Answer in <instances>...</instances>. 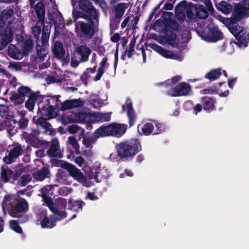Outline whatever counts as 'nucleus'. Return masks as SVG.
Instances as JSON below:
<instances>
[{"label":"nucleus","instance_id":"6e6d98bb","mask_svg":"<svg viewBox=\"0 0 249 249\" xmlns=\"http://www.w3.org/2000/svg\"><path fill=\"white\" fill-rule=\"evenodd\" d=\"M28 123L29 119L23 116L18 121L19 128L21 129H25L28 126Z\"/></svg>","mask_w":249,"mask_h":249},{"label":"nucleus","instance_id":"20e7f679","mask_svg":"<svg viewBox=\"0 0 249 249\" xmlns=\"http://www.w3.org/2000/svg\"><path fill=\"white\" fill-rule=\"evenodd\" d=\"M29 210V204L25 199H18L15 205L10 208L9 214L13 217L18 219L20 223L28 221L29 218L26 213Z\"/></svg>","mask_w":249,"mask_h":249},{"label":"nucleus","instance_id":"4d7b16f0","mask_svg":"<svg viewBox=\"0 0 249 249\" xmlns=\"http://www.w3.org/2000/svg\"><path fill=\"white\" fill-rule=\"evenodd\" d=\"M90 73L89 71H88L87 69H86L83 74L80 76V80L83 84H88V81L90 77Z\"/></svg>","mask_w":249,"mask_h":249},{"label":"nucleus","instance_id":"9d476101","mask_svg":"<svg viewBox=\"0 0 249 249\" xmlns=\"http://www.w3.org/2000/svg\"><path fill=\"white\" fill-rule=\"evenodd\" d=\"M8 154L3 158L5 163L10 164L17 161L20 156L22 155L23 149L19 144L12 145L8 147Z\"/></svg>","mask_w":249,"mask_h":249},{"label":"nucleus","instance_id":"5701e85b","mask_svg":"<svg viewBox=\"0 0 249 249\" xmlns=\"http://www.w3.org/2000/svg\"><path fill=\"white\" fill-rule=\"evenodd\" d=\"M93 136L95 140H97L99 138L111 136L110 124L101 126L95 131Z\"/></svg>","mask_w":249,"mask_h":249},{"label":"nucleus","instance_id":"bf43d9fd","mask_svg":"<svg viewBox=\"0 0 249 249\" xmlns=\"http://www.w3.org/2000/svg\"><path fill=\"white\" fill-rule=\"evenodd\" d=\"M31 180V178L29 175H23L20 178V184L22 186H25L30 182Z\"/></svg>","mask_w":249,"mask_h":249},{"label":"nucleus","instance_id":"39448f33","mask_svg":"<svg viewBox=\"0 0 249 249\" xmlns=\"http://www.w3.org/2000/svg\"><path fill=\"white\" fill-rule=\"evenodd\" d=\"M42 36L36 40V51L37 55L40 58H43L48 53V41L50 37L51 25H42Z\"/></svg>","mask_w":249,"mask_h":249},{"label":"nucleus","instance_id":"4c0bfd02","mask_svg":"<svg viewBox=\"0 0 249 249\" xmlns=\"http://www.w3.org/2000/svg\"><path fill=\"white\" fill-rule=\"evenodd\" d=\"M0 115L2 118H5L9 120H10L11 119H13L12 113L9 111V107L6 105H0ZM13 121L15 122L14 119H13Z\"/></svg>","mask_w":249,"mask_h":249},{"label":"nucleus","instance_id":"864d4df0","mask_svg":"<svg viewBox=\"0 0 249 249\" xmlns=\"http://www.w3.org/2000/svg\"><path fill=\"white\" fill-rule=\"evenodd\" d=\"M181 76L177 75L175 76H174L173 78H172L170 79H168L166 80L164 83L166 85V87L168 86H173L175 84H176L178 82L180 81L181 80Z\"/></svg>","mask_w":249,"mask_h":249},{"label":"nucleus","instance_id":"69168bd1","mask_svg":"<svg viewBox=\"0 0 249 249\" xmlns=\"http://www.w3.org/2000/svg\"><path fill=\"white\" fill-rule=\"evenodd\" d=\"M161 55L166 58H173L174 57L173 53L171 51L165 49H163Z\"/></svg>","mask_w":249,"mask_h":249},{"label":"nucleus","instance_id":"e2e57ef3","mask_svg":"<svg viewBox=\"0 0 249 249\" xmlns=\"http://www.w3.org/2000/svg\"><path fill=\"white\" fill-rule=\"evenodd\" d=\"M150 47L153 49L154 51L159 53L160 55L161 54L163 49H164L162 47L156 44L153 43L150 45Z\"/></svg>","mask_w":249,"mask_h":249},{"label":"nucleus","instance_id":"9b49d317","mask_svg":"<svg viewBox=\"0 0 249 249\" xmlns=\"http://www.w3.org/2000/svg\"><path fill=\"white\" fill-rule=\"evenodd\" d=\"M231 30L232 31L231 34L238 41V45L247 47L249 42V33L243 27L240 26L235 29L231 28Z\"/></svg>","mask_w":249,"mask_h":249},{"label":"nucleus","instance_id":"0eeeda50","mask_svg":"<svg viewBox=\"0 0 249 249\" xmlns=\"http://www.w3.org/2000/svg\"><path fill=\"white\" fill-rule=\"evenodd\" d=\"M197 32L204 40L210 42H215L223 38V33L218 29L217 26L209 25L202 31Z\"/></svg>","mask_w":249,"mask_h":249},{"label":"nucleus","instance_id":"c85d7f7f","mask_svg":"<svg viewBox=\"0 0 249 249\" xmlns=\"http://www.w3.org/2000/svg\"><path fill=\"white\" fill-rule=\"evenodd\" d=\"M49 19L53 22L54 25H56L58 22H61L64 21V18L62 14L58 10H56L52 13L48 14Z\"/></svg>","mask_w":249,"mask_h":249},{"label":"nucleus","instance_id":"f704fd0d","mask_svg":"<svg viewBox=\"0 0 249 249\" xmlns=\"http://www.w3.org/2000/svg\"><path fill=\"white\" fill-rule=\"evenodd\" d=\"M216 7L218 10L226 15L231 13L232 10V6L231 4H230L229 2L224 0L219 2Z\"/></svg>","mask_w":249,"mask_h":249},{"label":"nucleus","instance_id":"c03bdc74","mask_svg":"<svg viewBox=\"0 0 249 249\" xmlns=\"http://www.w3.org/2000/svg\"><path fill=\"white\" fill-rule=\"evenodd\" d=\"M9 99L16 106H20L24 102V99H23L22 97L16 91L12 93Z\"/></svg>","mask_w":249,"mask_h":249},{"label":"nucleus","instance_id":"7c9ffc66","mask_svg":"<svg viewBox=\"0 0 249 249\" xmlns=\"http://www.w3.org/2000/svg\"><path fill=\"white\" fill-rule=\"evenodd\" d=\"M85 204V203L82 200L72 201L70 200L68 202L69 209L76 212L82 211V207Z\"/></svg>","mask_w":249,"mask_h":249},{"label":"nucleus","instance_id":"8fccbe9b","mask_svg":"<svg viewBox=\"0 0 249 249\" xmlns=\"http://www.w3.org/2000/svg\"><path fill=\"white\" fill-rule=\"evenodd\" d=\"M68 131L71 134H75L79 130L80 131V135L84 136V129H81V127L78 126L76 124H72L71 125L68 126Z\"/></svg>","mask_w":249,"mask_h":249},{"label":"nucleus","instance_id":"bb28decb","mask_svg":"<svg viewBox=\"0 0 249 249\" xmlns=\"http://www.w3.org/2000/svg\"><path fill=\"white\" fill-rule=\"evenodd\" d=\"M0 16L6 23L10 25L13 23L12 19L14 18V12L12 9H6L1 12Z\"/></svg>","mask_w":249,"mask_h":249},{"label":"nucleus","instance_id":"6e6552de","mask_svg":"<svg viewBox=\"0 0 249 249\" xmlns=\"http://www.w3.org/2000/svg\"><path fill=\"white\" fill-rule=\"evenodd\" d=\"M91 50L86 45H81L77 47L71 57V66L76 68L79 63L87 62Z\"/></svg>","mask_w":249,"mask_h":249},{"label":"nucleus","instance_id":"37998d69","mask_svg":"<svg viewBox=\"0 0 249 249\" xmlns=\"http://www.w3.org/2000/svg\"><path fill=\"white\" fill-rule=\"evenodd\" d=\"M125 8L124 3L118 4L115 8V18L120 19L124 14Z\"/></svg>","mask_w":249,"mask_h":249},{"label":"nucleus","instance_id":"72a5a7b5","mask_svg":"<svg viewBox=\"0 0 249 249\" xmlns=\"http://www.w3.org/2000/svg\"><path fill=\"white\" fill-rule=\"evenodd\" d=\"M95 122H108L111 119V113H95L93 115Z\"/></svg>","mask_w":249,"mask_h":249},{"label":"nucleus","instance_id":"774afa93","mask_svg":"<svg viewBox=\"0 0 249 249\" xmlns=\"http://www.w3.org/2000/svg\"><path fill=\"white\" fill-rule=\"evenodd\" d=\"M75 162L79 166L82 167L85 162V159L81 156H78L75 159Z\"/></svg>","mask_w":249,"mask_h":249},{"label":"nucleus","instance_id":"a19ab883","mask_svg":"<svg viewBox=\"0 0 249 249\" xmlns=\"http://www.w3.org/2000/svg\"><path fill=\"white\" fill-rule=\"evenodd\" d=\"M59 97H60V96L58 95V97L51 96L50 98H47L46 100L47 104L46 105L53 106V107L56 108V109H59L61 101L58 98Z\"/></svg>","mask_w":249,"mask_h":249},{"label":"nucleus","instance_id":"473e14b6","mask_svg":"<svg viewBox=\"0 0 249 249\" xmlns=\"http://www.w3.org/2000/svg\"><path fill=\"white\" fill-rule=\"evenodd\" d=\"M13 171L7 168L1 167L0 179L3 182H8L10 178H12Z\"/></svg>","mask_w":249,"mask_h":249},{"label":"nucleus","instance_id":"c756f323","mask_svg":"<svg viewBox=\"0 0 249 249\" xmlns=\"http://www.w3.org/2000/svg\"><path fill=\"white\" fill-rule=\"evenodd\" d=\"M176 34L173 31L169 29L165 30L164 39L169 45L174 46L176 43Z\"/></svg>","mask_w":249,"mask_h":249},{"label":"nucleus","instance_id":"e433bc0d","mask_svg":"<svg viewBox=\"0 0 249 249\" xmlns=\"http://www.w3.org/2000/svg\"><path fill=\"white\" fill-rule=\"evenodd\" d=\"M50 171L48 168L42 167L40 170L36 171L34 173V176L37 180L42 181L47 177Z\"/></svg>","mask_w":249,"mask_h":249},{"label":"nucleus","instance_id":"2eb2a0df","mask_svg":"<svg viewBox=\"0 0 249 249\" xmlns=\"http://www.w3.org/2000/svg\"><path fill=\"white\" fill-rule=\"evenodd\" d=\"M44 148L49 147L47 150V154L50 157L57 158L61 154L60 145L58 140L54 138L50 142H45L44 143Z\"/></svg>","mask_w":249,"mask_h":249},{"label":"nucleus","instance_id":"6ab92c4d","mask_svg":"<svg viewBox=\"0 0 249 249\" xmlns=\"http://www.w3.org/2000/svg\"><path fill=\"white\" fill-rule=\"evenodd\" d=\"M51 50L54 57L58 59L62 58L66 53L63 43L59 41L52 42Z\"/></svg>","mask_w":249,"mask_h":249},{"label":"nucleus","instance_id":"052dcab7","mask_svg":"<svg viewBox=\"0 0 249 249\" xmlns=\"http://www.w3.org/2000/svg\"><path fill=\"white\" fill-rule=\"evenodd\" d=\"M71 193L70 189L66 186L60 187L58 190V193L60 195L66 196Z\"/></svg>","mask_w":249,"mask_h":249},{"label":"nucleus","instance_id":"1a4fd4ad","mask_svg":"<svg viewBox=\"0 0 249 249\" xmlns=\"http://www.w3.org/2000/svg\"><path fill=\"white\" fill-rule=\"evenodd\" d=\"M61 167L67 170L69 175L73 178L74 180L80 182L83 185L85 186L87 184V179L83 173L80 169L77 168L73 164L66 161L63 162L61 164Z\"/></svg>","mask_w":249,"mask_h":249},{"label":"nucleus","instance_id":"49530a36","mask_svg":"<svg viewBox=\"0 0 249 249\" xmlns=\"http://www.w3.org/2000/svg\"><path fill=\"white\" fill-rule=\"evenodd\" d=\"M7 54L11 58L18 59V53L16 46L13 44H10L8 47Z\"/></svg>","mask_w":249,"mask_h":249},{"label":"nucleus","instance_id":"f257e3e1","mask_svg":"<svg viewBox=\"0 0 249 249\" xmlns=\"http://www.w3.org/2000/svg\"><path fill=\"white\" fill-rule=\"evenodd\" d=\"M41 197L43 204L48 207L53 213L48 217L46 212L43 211L37 213V221L40 222L42 228L52 229L56 226V222L60 221L67 217V213L65 211H60L54 206L53 200L48 194H39Z\"/></svg>","mask_w":249,"mask_h":249},{"label":"nucleus","instance_id":"4be33fe9","mask_svg":"<svg viewBox=\"0 0 249 249\" xmlns=\"http://www.w3.org/2000/svg\"><path fill=\"white\" fill-rule=\"evenodd\" d=\"M111 136L120 137L123 135L126 132L127 125L121 124H110Z\"/></svg>","mask_w":249,"mask_h":249},{"label":"nucleus","instance_id":"ddd939ff","mask_svg":"<svg viewBox=\"0 0 249 249\" xmlns=\"http://www.w3.org/2000/svg\"><path fill=\"white\" fill-rule=\"evenodd\" d=\"M79 9L92 18V19L97 18L99 14L92 3L89 0H78Z\"/></svg>","mask_w":249,"mask_h":249},{"label":"nucleus","instance_id":"423d86ee","mask_svg":"<svg viewBox=\"0 0 249 249\" xmlns=\"http://www.w3.org/2000/svg\"><path fill=\"white\" fill-rule=\"evenodd\" d=\"M138 131L139 128L142 130V134L145 136L152 135H157L162 133L166 131L167 127L165 124L156 120H152L151 122L144 124L143 125H138Z\"/></svg>","mask_w":249,"mask_h":249},{"label":"nucleus","instance_id":"13d9d810","mask_svg":"<svg viewBox=\"0 0 249 249\" xmlns=\"http://www.w3.org/2000/svg\"><path fill=\"white\" fill-rule=\"evenodd\" d=\"M32 32L36 40L39 38V35L41 32V28L39 26L35 25L32 28Z\"/></svg>","mask_w":249,"mask_h":249},{"label":"nucleus","instance_id":"0e129e2a","mask_svg":"<svg viewBox=\"0 0 249 249\" xmlns=\"http://www.w3.org/2000/svg\"><path fill=\"white\" fill-rule=\"evenodd\" d=\"M104 73V69H100V68H98V70H97V73L96 74V75L95 76V77H94V81H99L101 79L102 76H103V74Z\"/></svg>","mask_w":249,"mask_h":249},{"label":"nucleus","instance_id":"79ce46f5","mask_svg":"<svg viewBox=\"0 0 249 249\" xmlns=\"http://www.w3.org/2000/svg\"><path fill=\"white\" fill-rule=\"evenodd\" d=\"M73 7V8L72 10V18L73 19V21L75 23H76L77 22V20L79 18H84L85 20L90 19V18L87 14H86L85 13L83 12L82 11H76L74 9V6Z\"/></svg>","mask_w":249,"mask_h":249},{"label":"nucleus","instance_id":"dca6fc26","mask_svg":"<svg viewBox=\"0 0 249 249\" xmlns=\"http://www.w3.org/2000/svg\"><path fill=\"white\" fill-rule=\"evenodd\" d=\"M126 109L129 127H131L135 124L136 115L133 108L132 102L129 97L127 98L125 104L122 107L121 113H123Z\"/></svg>","mask_w":249,"mask_h":249},{"label":"nucleus","instance_id":"3c124183","mask_svg":"<svg viewBox=\"0 0 249 249\" xmlns=\"http://www.w3.org/2000/svg\"><path fill=\"white\" fill-rule=\"evenodd\" d=\"M136 43V40L135 39H133L131 40L129 44V49L128 50H125L124 51V53H127V57L129 58H131L133 54V52H134V47Z\"/></svg>","mask_w":249,"mask_h":249},{"label":"nucleus","instance_id":"f03ea898","mask_svg":"<svg viewBox=\"0 0 249 249\" xmlns=\"http://www.w3.org/2000/svg\"><path fill=\"white\" fill-rule=\"evenodd\" d=\"M116 153H111L110 160L120 162L132 160L142 150L141 142L138 138H132L122 142L115 146Z\"/></svg>","mask_w":249,"mask_h":249},{"label":"nucleus","instance_id":"58836bf2","mask_svg":"<svg viewBox=\"0 0 249 249\" xmlns=\"http://www.w3.org/2000/svg\"><path fill=\"white\" fill-rule=\"evenodd\" d=\"M67 144L71 145L73 149L74 153L76 154H80V146L77 140L73 136H71L68 138Z\"/></svg>","mask_w":249,"mask_h":249},{"label":"nucleus","instance_id":"b1692460","mask_svg":"<svg viewBox=\"0 0 249 249\" xmlns=\"http://www.w3.org/2000/svg\"><path fill=\"white\" fill-rule=\"evenodd\" d=\"M39 92L32 93L29 96L28 99L25 102V107L29 110L32 111L37 100H42L43 96L38 95Z\"/></svg>","mask_w":249,"mask_h":249},{"label":"nucleus","instance_id":"a211bd4d","mask_svg":"<svg viewBox=\"0 0 249 249\" xmlns=\"http://www.w3.org/2000/svg\"><path fill=\"white\" fill-rule=\"evenodd\" d=\"M83 105V102L79 99L67 100L62 103L61 102L59 109L62 111L72 109Z\"/></svg>","mask_w":249,"mask_h":249},{"label":"nucleus","instance_id":"412c9836","mask_svg":"<svg viewBox=\"0 0 249 249\" xmlns=\"http://www.w3.org/2000/svg\"><path fill=\"white\" fill-rule=\"evenodd\" d=\"M56 108L50 106H38L37 114H41L44 117L49 119L53 118L55 116V110Z\"/></svg>","mask_w":249,"mask_h":249},{"label":"nucleus","instance_id":"a18cd8bd","mask_svg":"<svg viewBox=\"0 0 249 249\" xmlns=\"http://www.w3.org/2000/svg\"><path fill=\"white\" fill-rule=\"evenodd\" d=\"M18 93L25 100V97H29L32 93L34 92L29 87L22 86L18 88Z\"/></svg>","mask_w":249,"mask_h":249},{"label":"nucleus","instance_id":"a878e982","mask_svg":"<svg viewBox=\"0 0 249 249\" xmlns=\"http://www.w3.org/2000/svg\"><path fill=\"white\" fill-rule=\"evenodd\" d=\"M201 101L203 105V109L206 111L210 112L214 109L215 107L214 104L216 102L214 99L208 96H205L202 98Z\"/></svg>","mask_w":249,"mask_h":249},{"label":"nucleus","instance_id":"4468645a","mask_svg":"<svg viewBox=\"0 0 249 249\" xmlns=\"http://www.w3.org/2000/svg\"><path fill=\"white\" fill-rule=\"evenodd\" d=\"M48 118L44 117L41 114H37V117L34 116L33 119V122L36 124L38 128L45 129L46 131L49 132L50 134L53 135L56 131L52 127L50 123L47 122Z\"/></svg>","mask_w":249,"mask_h":249},{"label":"nucleus","instance_id":"c9c22d12","mask_svg":"<svg viewBox=\"0 0 249 249\" xmlns=\"http://www.w3.org/2000/svg\"><path fill=\"white\" fill-rule=\"evenodd\" d=\"M26 141L30 143L33 146L38 147L41 143L40 141L33 133H24Z\"/></svg>","mask_w":249,"mask_h":249},{"label":"nucleus","instance_id":"cd10ccee","mask_svg":"<svg viewBox=\"0 0 249 249\" xmlns=\"http://www.w3.org/2000/svg\"><path fill=\"white\" fill-rule=\"evenodd\" d=\"M196 16L200 19H204L208 17L209 14L206 7L203 5L196 4L195 6Z\"/></svg>","mask_w":249,"mask_h":249},{"label":"nucleus","instance_id":"680f3d73","mask_svg":"<svg viewBox=\"0 0 249 249\" xmlns=\"http://www.w3.org/2000/svg\"><path fill=\"white\" fill-rule=\"evenodd\" d=\"M95 142V140H92L90 138H86L85 137H83L82 142L83 144L87 148H92V144Z\"/></svg>","mask_w":249,"mask_h":249},{"label":"nucleus","instance_id":"09e8293b","mask_svg":"<svg viewBox=\"0 0 249 249\" xmlns=\"http://www.w3.org/2000/svg\"><path fill=\"white\" fill-rule=\"evenodd\" d=\"M34 47V42L32 40L28 39L24 42L23 47V53L24 54L27 55L31 51Z\"/></svg>","mask_w":249,"mask_h":249},{"label":"nucleus","instance_id":"7ed1b4c3","mask_svg":"<svg viewBox=\"0 0 249 249\" xmlns=\"http://www.w3.org/2000/svg\"><path fill=\"white\" fill-rule=\"evenodd\" d=\"M88 23L82 21H78L75 25V28L79 30L81 33V36L87 39L91 38L98 31L99 18L86 20Z\"/></svg>","mask_w":249,"mask_h":249},{"label":"nucleus","instance_id":"603ef678","mask_svg":"<svg viewBox=\"0 0 249 249\" xmlns=\"http://www.w3.org/2000/svg\"><path fill=\"white\" fill-rule=\"evenodd\" d=\"M120 23V19L117 18H114L110 20L109 28H110V34H112L114 31L117 29L119 27Z\"/></svg>","mask_w":249,"mask_h":249},{"label":"nucleus","instance_id":"f3484780","mask_svg":"<svg viewBox=\"0 0 249 249\" xmlns=\"http://www.w3.org/2000/svg\"><path fill=\"white\" fill-rule=\"evenodd\" d=\"M13 39V32L9 27L0 30V50L4 49Z\"/></svg>","mask_w":249,"mask_h":249},{"label":"nucleus","instance_id":"393cba45","mask_svg":"<svg viewBox=\"0 0 249 249\" xmlns=\"http://www.w3.org/2000/svg\"><path fill=\"white\" fill-rule=\"evenodd\" d=\"M35 10L38 19L37 23L40 22L41 25L44 24L45 14L44 4L42 1L38 2L35 5Z\"/></svg>","mask_w":249,"mask_h":249},{"label":"nucleus","instance_id":"338daca9","mask_svg":"<svg viewBox=\"0 0 249 249\" xmlns=\"http://www.w3.org/2000/svg\"><path fill=\"white\" fill-rule=\"evenodd\" d=\"M46 148L44 147V149H39L36 151V157L39 158H43L47 154V151L45 152V149Z\"/></svg>","mask_w":249,"mask_h":249},{"label":"nucleus","instance_id":"5fc2aeb1","mask_svg":"<svg viewBox=\"0 0 249 249\" xmlns=\"http://www.w3.org/2000/svg\"><path fill=\"white\" fill-rule=\"evenodd\" d=\"M231 19L230 18H226L225 20V22H224L225 24L226 25V26L228 27L229 30L230 32L231 33V32H232L231 29V28H233V29L237 28L239 26L238 25L237 22H234V21H231L232 22H231L228 19Z\"/></svg>","mask_w":249,"mask_h":249},{"label":"nucleus","instance_id":"2f4dec72","mask_svg":"<svg viewBox=\"0 0 249 249\" xmlns=\"http://www.w3.org/2000/svg\"><path fill=\"white\" fill-rule=\"evenodd\" d=\"M221 74V69L217 68L211 70L205 75L204 77L210 81H214L218 79Z\"/></svg>","mask_w":249,"mask_h":249},{"label":"nucleus","instance_id":"aec40b11","mask_svg":"<svg viewBox=\"0 0 249 249\" xmlns=\"http://www.w3.org/2000/svg\"><path fill=\"white\" fill-rule=\"evenodd\" d=\"M246 11V9L242 4L236 5L233 9L231 17L229 20L231 21H234V22L240 21L244 17Z\"/></svg>","mask_w":249,"mask_h":249},{"label":"nucleus","instance_id":"f8f14e48","mask_svg":"<svg viewBox=\"0 0 249 249\" xmlns=\"http://www.w3.org/2000/svg\"><path fill=\"white\" fill-rule=\"evenodd\" d=\"M191 90V87L190 85L185 82H181L169 90L167 94L172 97L186 96L189 94Z\"/></svg>","mask_w":249,"mask_h":249},{"label":"nucleus","instance_id":"de8ad7c7","mask_svg":"<svg viewBox=\"0 0 249 249\" xmlns=\"http://www.w3.org/2000/svg\"><path fill=\"white\" fill-rule=\"evenodd\" d=\"M19 223H20L19 220H11L9 222L10 228L14 231L15 232L21 233L22 232V230L21 227L19 226Z\"/></svg>","mask_w":249,"mask_h":249},{"label":"nucleus","instance_id":"ea45409f","mask_svg":"<svg viewBox=\"0 0 249 249\" xmlns=\"http://www.w3.org/2000/svg\"><path fill=\"white\" fill-rule=\"evenodd\" d=\"M109 176V174L107 169L100 168L96 171V181L100 182L102 180L107 178Z\"/></svg>","mask_w":249,"mask_h":249}]
</instances>
